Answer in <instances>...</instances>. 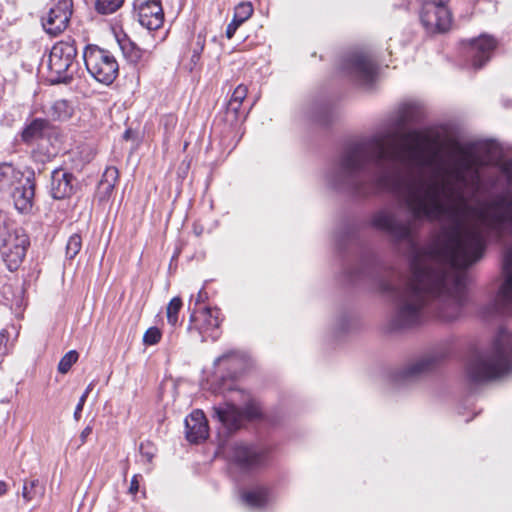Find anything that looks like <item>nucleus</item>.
Returning <instances> with one entry per match:
<instances>
[{"label": "nucleus", "mask_w": 512, "mask_h": 512, "mask_svg": "<svg viewBox=\"0 0 512 512\" xmlns=\"http://www.w3.org/2000/svg\"><path fill=\"white\" fill-rule=\"evenodd\" d=\"M78 189V181L74 174L65 168H56L51 172L49 191L55 200H63L73 196Z\"/></svg>", "instance_id": "13"}, {"label": "nucleus", "mask_w": 512, "mask_h": 512, "mask_svg": "<svg viewBox=\"0 0 512 512\" xmlns=\"http://www.w3.org/2000/svg\"><path fill=\"white\" fill-rule=\"evenodd\" d=\"M118 170L115 167H108L105 169L102 178L99 182V188L103 190L105 194H110L115 187L118 180Z\"/></svg>", "instance_id": "26"}, {"label": "nucleus", "mask_w": 512, "mask_h": 512, "mask_svg": "<svg viewBox=\"0 0 512 512\" xmlns=\"http://www.w3.org/2000/svg\"><path fill=\"white\" fill-rule=\"evenodd\" d=\"M140 454H141V456L143 458L146 459L147 462H151L152 459L155 456V448L149 442L141 443V445H140Z\"/></svg>", "instance_id": "35"}, {"label": "nucleus", "mask_w": 512, "mask_h": 512, "mask_svg": "<svg viewBox=\"0 0 512 512\" xmlns=\"http://www.w3.org/2000/svg\"><path fill=\"white\" fill-rule=\"evenodd\" d=\"M168 124H171V125L175 124V118L173 116L167 117L166 125H168Z\"/></svg>", "instance_id": "44"}, {"label": "nucleus", "mask_w": 512, "mask_h": 512, "mask_svg": "<svg viewBox=\"0 0 512 512\" xmlns=\"http://www.w3.org/2000/svg\"><path fill=\"white\" fill-rule=\"evenodd\" d=\"M220 311L217 308L205 307L198 311L194 310L190 316L188 331L197 333L202 342L211 339L217 340L221 335Z\"/></svg>", "instance_id": "9"}, {"label": "nucleus", "mask_w": 512, "mask_h": 512, "mask_svg": "<svg viewBox=\"0 0 512 512\" xmlns=\"http://www.w3.org/2000/svg\"><path fill=\"white\" fill-rule=\"evenodd\" d=\"M93 431V426L92 425H87L83 430L82 432L80 433V441H81V445L84 444L87 440V438L91 435Z\"/></svg>", "instance_id": "39"}, {"label": "nucleus", "mask_w": 512, "mask_h": 512, "mask_svg": "<svg viewBox=\"0 0 512 512\" xmlns=\"http://www.w3.org/2000/svg\"><path fill=\"white\" fill-rule=\"evenodd\" d=\"M83 59L88 73L99 83L110 85L118 76V62L108 50L88 45L83 52Z\"/></svg>", "instance_id": "5"}, {"label": "nucleus", "mask_w": 512, "mask_h": 512, "mask_svg": "<svg viewBox=\"0 0 512 512\" xmlns=\"http://www.w3.org/2000/svg\"><path fill=\"white\" fill-rule=\"evenodd\" d=\"M248 93L247 86L240 84L238 85L227 104V113L232 114L234 118H237L242 102L246 98Z\"/></svg>", "instance_id": "24"}, {"label": "nucleus", "mask_w": 512, "mask_h": 512, "mask_svg": "<svg viewBox=\"0 0 512 512\" xmlns=\"http://www.w3.org/2000/svg\"><path fill=\"white\" fill-rule=\"evenodd\" d=\"M48 128V121L45 119H34L27 125L22 132V139L24 142H32L43 136L44 131Z\"/></svg>", "instance_id": "22"}, {"label": "nucleus", "mask_w": 512, "mask_h": 512, "mask_svg": "<svg viewBox=\"0 0 512 512\" xmlns=\"http://www.w3.org/2000/svg\"><path fill=\"white\" fill-rule=\"evenodd\" d=\"M426 137L411 130L398 143L377 134L349 144L329 182L358 196L395 195L411 214L401 221L390 208L371 215L370 225L396 243L408 245L411 276L384 269L374 276L376 288L398 297L394 328L421 324L430 311L444 322L456 320L465 302L466 269L486 250V235L512 236V193H500L482 205L468 203L442 175ZM505 170L512 184V159Z\"/></svg>", "instance_id": "1"}, {"label": "nucleus", "mask_w": 512, "mask_h": 512, "mask_svg": "<svg viewBox=\"0 0 512 512\" xmlns=\"http://www.w3.org/2000/svg\"><path fill=\"white\" fill-rule=\"evenodd\" d=\"M504 105L508 108H512V99H507Z\"/></svg>", "instance_id": "45"}, {"label": "nucleus", "mask_w": 512, "mask_h": 512, "mask_svg": "<svg viewBox=\"0 0 512 512\" xmlns=\"http://www.w3.org/2000/svg\"><path fill=\"white\" fill-rule=\"evenodd\" d=\"M182 300L180 297H174L167 305L166 315L167 321L171 326H176L178 323V314L182 308Z\"/></svg>", "instance_id": "28"}, {"label": "nucleus", "mask_w": 512, "mask_h": 512, "mask_svg": "<svg viewBox=\"0 0 512 512\" xmlns=\"http://www.w3.org/2000/svg\"><path fill=\"white\" fill-rule=\"evenodd\" d=\"M246 413H247V415H248L249 417H251V418H252V417H257V416H258V411H257L256 409H254V410H252V411L247 410V412H246Z\"/></svg>", "instance_id": "43"}, {"label": "nucleus", "mask_w": 512, "mask_h": 512, "mask_svg": "<svg viewBox=\"0 0 512 512\" xmlns=\"http://www.w3.org/2000/svg\"><path fill=\"white\" fill-rule=\"evenodd\" d=\"M502 283L495 299V311L500 314H512V246L506 247L502 256Z\"/></svg>", "instance_id": "11"}, {"label": "nucleus", "mask_w": 512, "mask_h": 512, "mask_svg": "<svg viewBox=\"0 0 512 512\" xmlns=\"http://www.w3.org/2000/svg\"><path fill=\"white\" fill-rule=\"evenodd\" d=\"M206 299H207V293L205 292V290H204V289H201V290L198 292V294H197V296H196V298H195V304L197 305V304H199V303H202V302H204Z\"/></svg>", "instance_id": "40"}, {"label": "nucleus", "mask_w": 512, "mask_h": 512, "mask_svg": "<svg viewBox=\"0 0 512 512\" xmlns=\"http://www.w3.org/2000/svg\"><path fill=\"white\" fill-rule=\"evenodd\" d=\"M129 45H130V50L127 51L126 47L123 44H121V48H122L124 54L131 62H134V63L140 62L143 58L144 52L140 48L136 47L133 43H129Z\"/></svg>", "instance_id": "34"}, {"label": "nucleus", "mask_w": 512, "mask_h": 512, "mask_svg": "<svg viewBox=\"0 0 512 512\" xmlns=\"http://www.w3.org/2000/svg\"><path fill=\"white\" fill-rule=\"evenodd\" d=\"M242 411L233 403L214 406L212 418L216 419L228 431L236 430L242 421Z\"/></svg>", "instance_id": "19"}, {"label": "nucleus", "mask_w": 512, "mask_h": 512, "mask_svg": "<svg viewBox=\"0 0 512 512\" xmlns=\"http://www.w3.org/2000/svg\"><path fill=\"white\" fill-rule=\"evenodd\" d=\"M141 477L140 475L136 474L132 477L129 492L131 494H136L139 491V480L138 478Z\"/></svg>", "instance_id": "38"}, {"label": "nucleus", "mask_w": 512, "mask_h": 512, "mask_svg": "<svg viewBox=\"0 0 512 512\" xmlns=\"http://www.w3.org/2000/svg\"><path fill=\"white\" fill-rule=\"evenodd\" d=\"M22 178L23 173L12 164H0V198H4L9 193H12L13 187L20 183Z\"/></svg>", "instance_id": "20"}, {"label": "nucleus", "mask_w": 512, "mask_h": 512, "mask_svg": "<svg viewBox=\"0 0 512 512\" xmlns=\"http://www.w3.org/2000/svg\"><path fill=\"white\" fill-rule=\"evenodd\" d=\"M7 484L4 481H0V496L6 494Z\"/></svg>", "instance_id": "42"}, {"label": "nucleus", "mask_w": 512, "mask_h": 512, "mask_svg": "<svg viewBox=\"0 0 512 512\" xmlns=\"http://www.w3.org/2000/svg\"><path fill=\"white\" fill-rule=\"evenodd\" d=\"M225 454L239 469L249 471L262 467L268 462L270 448L235 442L225 449Z\"/></svg>", "instance_id": "7"}, {"label": "nucleus", "mask_w": 512, "mask_h": 512, "mask_svg": "<svg viewBox=\"0 0 512 512\" xmlns=\"http://www.w3.org/2000/svg\"><path fill=\"white\" fill-rule=\"evenodd\" d=\"M87 397H88V392H84L82 394V396L80 397L78 404L76 405L74 415H73L74 419L76 421H79V419L81 418V413H82V410H83V407H84Z\"/></svg>", "instance_id": "36"}, {"label": "nucleus", "mask_w": 512, "mask_h": 512, "mask_svg": "<svg viewBox=\"0 0 512 512\" xmlns=\"http://www.w3.org/2000/svg\"><path fill=\"white\" fill-rule=\"evenodd\" d=\"M497 44V40L487 34H482L478 38L471 40L468 52L471 65L475 69L481 68L491 59Z\"/></svg>", "instance_id": "16"}, {"label": "nucleus", "mask_w": 512, "mask_h": 512, "mask_svg": "<svg viewBox=\"0 0 512 512\" xmlns=\"http://www.w3.org/2000/svg\"><path fill=\"white\" fill-rule=\"evenodd\" d=\"M186 438L191 443H198L208 437V423L201 410H194L185 419Z\"/></svg>", "instance_id": "17"}, {"label": "nucleus", "mask_w": 512, "mask_h": 512, "mask_svg": "<svg viewBox=\"0 0 512 512\" xmlns=\"http://www.w3.org/2000/svg\"><path fill=\"white\" fill-rule=\"evenodd\" d=\"M82 247V238L79 234H72L66 244V257L74 259Z\"/></svg>", "instance_id": "29"}, {"label": "nucleus", "mask_w": 512, "mask_h": 512, "mask_svg": "<svg viewBox=\"0 0 512 512\" xmlns=\"http://www.w3.org/2000/svg\"><path fill=\"white\" fill-rule=\"evenodd\" d=\"M90 390H91V385H89V386L87 387V389L85 390V392H88V393H89V392H90Z\"/></svg>", "instance_id": "46"}, {"label": "nucleus", "mask_w": 512, "mask_h": 512, "mask_svg": "<svg viewBox=\"0 0 512 512\" xmlns=\"http://www.w3.org/2000/svg\"><path fill=\"white\" fill-rule=\"evenodd\" d=\"M445 0H428L420 12V20L425 29L430 33H442L449 30L452 17Z\"/></svg>", "instance_id": "10"}, {"label": "nucleus", "mask_w": 512, "mask_h": 512, "mask_svg": "<svg viewBox=\"0 0 512 512\" xmlns=\"http://www.w3.org/2000/svg\"><path fill=\"white\" fill-rule=\"evenodd\" d=\"M198 46H199V49L195 50L193 55H192V61L194 63H196L199 60L200 52L203 50V47H204L203 43H201V42H198Z\"/></svg>", "instance_id": "41"}, {"label": "nucleus", "mask_w": 512, "mask_h": 512, "mask_svg": "<svg viewBox=\"0 0 512 512\" xmlns=\"http://www.w3.org/2000/svg\"><path fill=\"white\" fill-rule=\"evenodd\" d=\"M253 11L254 9L251 2H241L235 7L233 18L244 23L252 16Z\"/></svg>", "instance_id": "30"}, {"label": "nucleus", "mask_w": 512, "mask_h": 512, "mask_svg": "<svg viewBox=\"0 0 512 512\" xmlns=\"http://www.w3.org/2000/svg\"><path fill=\"white\" fill-rule=\"evenodd\" d=\"M449 355L447 346L437 347L409 363L396 375L395 381L403 385L413 382L436 369Z\"/></svg>", "instance_id": "6"}, {"label": "nucleus", "mask_w": 512, "mask_h": 512, "mask_svg": "<svg viewBox=\"0 0 512 512\" xmlns=\"http://www.w3.org/2000/svg\"><path fill=\"white\" fill-rule=\"evenodd\" d=\"M512 369V335L501 329L491 348L474 350L465 364V377L471 384L494 380Z\"/></svg>", "instance_id": "2"}, {"label": "nucleus", "mask_w": 512, "mask_h": 512, "mask_svg": "<svg viewBox=\"0 0 512 512\" xmlns=\"http://www.w3.org/2000/svg\"><path fill=\"white\" fill-rule=\"evenodd\" d=\"M9 218L0 211V251L9 270L17 269L25 258L29 238L23 229H12Z\"/></svg>", "instance_id": "4"}, {"label": "nucleus", "mask_w": 512, "mask_h": 512, "mask_svg": "<svg viewBox=\"0 0 512 512\" xmlns=\"http://www.w3.org/2000/svg\"><path fill=\"white\" fill-rule=\"evenodd\" d=\"M162 337V332L158 327H150L146 330V332L143 335V343L145 345L151 346L156 345L159 343Z\"/></svg>", "instance_id": "32"}, {"label": "nucleus", "mask_w": 512, "mask_h": 512, "mask_svg": "<svg viewBox=\"0 0 512 512\" xmlns=\"http://www.w3.org/2000/svg\"><path fill=\"white\" fill-rule=\"evenodd\" d=\"M44 493L45 487L39 482L38 479L24 481L22 497L26 502H30L36 498H41L43 497Z\"/></svg>", "instance_id": "25"}, {"label": "nucleus", "mask_w": 512, "mask_h": 512, "mask_svg": "<svg viewBox=\"0 0 512 512\" xmlns=\"http://www.w3.org/2000/svg\"><path fill=\"white\" fill-rule=\"evenodd\" d=\"M495 146L491 143L472 145L461 150V157L451 170L452 177L462 186L478 187L481 177L479 169L495 157Z\"/></svg>", "instance_id": "3"}, {"label": "nucleus", "mask_w": 512, "mask_h": 512, "mask_svg": "<svg viewBox=\"0 0 512 512\" xmlns=\"http://www.w3.org/2000/svg\"><path fill=\"white\" fill-rule=\"evenodd\" d=\"M268 489L264 487L255 488L253 490L243 493V501L252 508H260L268 502Z\"/></svg>", "instance_id": "23"}, {"label": "nucleus", "mask_w": 512, "mask_h": 512, "mask_svg": "<svg viewBox=\"0 0 512 512\" xmlns=\"http://www.w3.org/2000/svg\"><path fill=\"white\" fill-rule=\"evenodd\" d=\"M73 9L72 0H58L43 18V27L47 33L56 36L66 29Z\"/></svg>", "instance_id": "14"}, {"label": "nucleus", "mask_w": 512, "mask_h": 512, "mask_svg": "<svg viewBox=\"0 0 512 512\" xmlns=\"http://www.w3.org/2000/svg\"><path fill=\"white\" fill-rule=\"evenodd\" d=\"M13 199L15 208L20 212H27L32 208L34 199V182L30 178L23 176L20 183H17L12 193H9Z\"/></svg>", "instance_id": "18"}, {"label": "nucleus", "mask_w": 512, "mask_h": 512, "mask_svg": "<svg viewBox=\"0 0 512 512\" xmlns=\"http://www.w3.org/2000/svg\"><path fill=\"white\" fill-rule=\"evenodd\" d=\"M224 361H229L230 366L235 369H241L242 367V358L237 353H228L223 356L218 357L215 360V365H219L220 363Z\"/></svg>", "instance_id": "33"}, {"label": "nucleus", "mask_w": 512, "mask_h": 512, "mask_svg": "<svg viewBox=\"0 0 512 512\" xmlns=\"http://www.w3.org/2000/svg\"><path fill=\"white\" fill-rule=\"evenodd\" d=\"M77 55V48L73 39L57 42L51 49L48 68L52 75L53 81L65 82L68 78V71L73 65Z\"/></svg>", "instance_id": "8"}, {"label": "nucleus", "mask_w": 512, "mask_h": 512, "mask_svg": "<svg viewBox=\"0 0 512 512\" xmlns=\"http://www.w3.org/2000/svg\"><path fill=\"white\" fill-rule=\"evenodd\" d=\"M344 70L363 85L370 84L376 75V63L363 52L350 54L344 61Z\"/></svg>", "instance_id": "12"}, {"label": "nucleus", "mask_w": 512, "mask_h": 512, "mask_svg": "<svg viewBox=\"0 0 512 512\" xmlns=\"http://www.w3.org/2000/svg\"><path fill=\"white\" fill-rule=\"evenodd\" d=\"M71 103L64 99L54 101L47 110V115L56 121L68 120L73 115Z\"/></svg>", "instance_id": "21"}, {"label": "nucleus", "mask_w": 512, "mask_h": 512, "mask_svg": "<svg viewBox=\"0 0 512 512\" xmlns=\"http://www.w3.org/2000/svg\"><path fill=\"white\" fill-rule=\"evenodd\" d=\"M135 10L139 23L148 30H157L164 21L160 0H136Z\"/></svg>", "instance_id": "15"}, {"label": "nucleus", "mask_w": 512, "mask_h": 512, "mask_svg": "<svg viewBox=\"0 0 512 512\" xmlns=\"http://www.w3.org/2000/svg\"><path fill=\"white\" fill-rule=\"evenodd\" d=\"M78 360V353L75 350L67 352L58 364V371L62 374L67 373L72 365Z\"/></svg>", "instance_id": "31"}, {"label": "nucleus", "mask_w": 512, "mask_h": 512, "mask_svg": "<svg viewBox=\"0 0 512 512\" xmlns=\"http://www.w3.org/2000/svg\"><path fill=\"white\" fill-rule=\"evenodd\" d=\"M242 24V22L237 21V19L233 18L232 21L228 24L226 28V36L228 39H231L238 27Z\"/></svg>", "instance_id": "37"}, {"label": "nucleus", "mask_w": 512, "mask_h": 512, "mask_svg": "<svg viewBox=\"0 0 512 512\" xmlns=\"http://www.w3.org/2000/svg\"><path fill=\"white\" fill-rule=\"evenodd\" d=\"M124 0H96L95 9L99 14L108 15L116 12Z\"/></svg>", "instance_id": "27"}]
</instances>
